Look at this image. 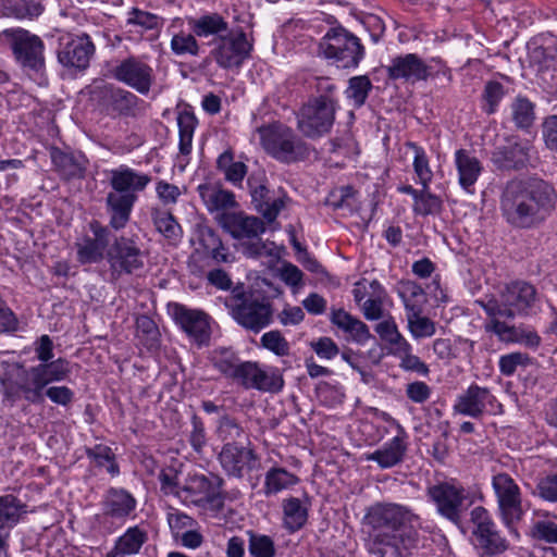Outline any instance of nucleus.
<instances>
[{
  "label": "nucleus",
  "instance_id": "nucleus-51",
  "mask_svg": "<svg viewBox=\"0 0 557 557\" xmlns=\"http://www.w3.org/2000/svg\"><path fill=\"white\" fill-rule=\"evenodd\" d=\"M408 329L414 338L431 337L435 334V323L422 312L407 314Z\"/></svg>",
  "mask_w": 557,
  "mask_h": 557
},
{
  "label": "nucleus",
  "instance_id": "nucleus-38",
  "mask_svg": "<svg viewBox=\"0 0 557 557\" xmlns=\"http://www.w3.org/2000/svg\"><path fill=\"white\" fill-rule=\"evenodd\" d=\"M215 434L224 445L243 444L242 440L247 438L246 432L240 423L228 414L222 416L218 420Z\"/></svg>",
  "mask_w": 557,
  "mask_h": 557
},
{
  "label": "nucleus",
  "instance_id": "nucleus-35",
  "mask_svg": "<svg viewBox=\"0 0 557 557\" xmlns=\"http://www.w3.org/2000/svg\"><path fill=\"white\" fill-rule=\"evenodd\" d=\"M250 194L255 209L269 222L274 221L284 206L283 200L264 185L252 188Z\"/></svg>",
  "mask_w": 557,
  "mask_h": 557
},
{
  "label": "nucleus",
  "instance_id": "nucleus-31",
  "mask_svg": "<svg viewBox=\"0 0 557 557\" xmlns=\"http://www.w3.org/2000/svg\"><path fill=\"white\" fill-rule=\"evenodd\" d=\"M188 26L197 37L207 38L213 36L215 41L231 30L227 21L215 12L188 18Z\"/></svg>",
  "mask_w": 557,
  "mask_h": 557
},
{
  "label": "nucleus",
  "instance_id": "nucleus-50",
  "mask_svg": "<svg viewBox=\"0 0 557 557\" xmlns=\"http://www.w3.org/2000/svg\"><path fill=\"white\" fill-rule=\"evenodd\" d=\"M24 505L13 495H4L0 497V529H3L5 525L15 524L20 516Z\"/></svg>",
  "mask_w": 557,
  "mask_h": 557
},
{
  "label": "nucleus",
  "instance_id": "nucleus-22",
  "mask_svg": "<svg viewBox=\"0 0 557 557\" xmlns=\"http://www.w3.org/2000/svg\"><path fill=\"white\" fill-rule=\"evenodd\" d=\"M255 451L244 445H223L219 461L223 470L231 476L243 478L245 470L251 471L257 461Z\"/></svg>",
  "mask_w": 557,
  "mask_h": 557
},
{
  "label": "nucleus",
  "instance_id": "nucleus-45",
  "mask_svg": "<svg viewBox=\"0 0 557 557\" xmlns=\"http://www.w3.org/2000/svg\"><path fill=\"white\" fill-rule=\"evenodd\" d=\"M196 35L186 33L184 30L178 32L172 36L170 48L175 55H191L197 57L200 53V45L196 39Z\"/></svg>",
  "mask_w": 557,
  "mask_h": 557
},
{
  "label": "nucleus",
  "instance_id": "nucleus-4",
  "mask_svg": "<svg viewBox=\"0 0 557 557\" xmlns=\"http://www.w3.org/2000/svg\"><path fill=\"white\" fill-rule=\"evenodd\" d=\"M263 150L281 163L292 164L309 159L312 148L292 127L272 122L256 129Z\"/></svg>",
  "mask_w": 557,
  "mask_h": 557
},
{
  "label": "nucleus",
  "instance_id": "nucleus-19",
  "mask_svg": "<svg viewBox=\"0 0 557 557\" xmlns=\"http://www.w3.org/2000/svg\"><path fill=\"white\" fill-rule=\"evenodd\" d=\"M251 45L247 40L244 32L232 34L230 30L223 37L215 41V47L211 54L219 66L230 69L239 66L249 55Z\"/></svg>",
  "mask_w": 557,
  "mask_h": 557
},
{
  "label": "nucleus",
  "instance_id": "nucleus-48",
  "mask_svg": "<svg viewBox=\"0 0 557 557\" xmlns=\"http://www.w3.org/2000/svg\"><path fill=\"white\" fill-rule=\"evenodd\" d=\"M506 94L507 89L502 83L497 81L486 82L482 92L483 111L488 115L494 114Z\"/></svg>",
  "mask_w": 557,
  "mask_h": 557
},
{
  "label": "nucleus",
  "instance_id": "nucleus-18",
  "mask_svg": "<svg viewBox=\"0 0 557 557\" xmlns=\"http://www.w3.org/2000/svg\"><path fill=\"white\" fill-rule=\"evenodd\" d=\"M233 381L245 389L268 393H278L284 386L283 376L277 370L265 371L253 361H242Z\"/></svg>",
  "mask_w": 557,
  "mask_h": 557
},
{
  "label": "nucleus",
  "instance_id": "nucleus-60",
  "mask_svg": "<svg viewBox=\"0 0 557 557\" xmlns=\"http://www.w3.org/2000/svg\"><path fill=\"white\" fill-rule=\"evenodd\" d=\"M203 236H205L203 237L205 245L207 247H210V246L212 247L211 257L216 262H228L230 255L227 252V249L222 244L218 234L213 230L208 228Z\"/></svg>",
  "mask_w": 557,
  "mask_h": 557
},
{
  "label": "nucleus",
  "instance_id": "nucleus-44",
  "mask_svg": "<svg viewBox=\"0 0 557 557\" xmlns=\"http://www.w3.org/2000/svg\"><path fill=\"white\" fill-rule=\"evenodd\" d=\"M406 146L410 148L414 153L413 170L418 177V182L422 185V187L428 188L433 180V172L430 168L429 158L425 150L412 141H408Z\"/></svg>",
  "mask_w": 557,
  "mask_h": 557
},
{
  "label": "nucleus",
  "instance_id": "nucleus-41",
  "mask_svg": "<svg viewBox=\"0 0 557 557\" xmlns=\"http://www.w3.org/2000/svg\"><path fill=\"white\" fill-rule=\"evenodd\" d=\"M197 119L191 111L184 110L178 113L177 116V125L180 133V143L178 148L180 152L184 156H187L191 151V143L194 137V132L197 126Z\"/></svg>",
  "mask_w": 557,
  "mask_h": 557
},
{
  "label": "nucleus",
  "instance_id": "nucleus-13",
  "mask_svg": "<svg viewBox=\"0 0 557 557\" xmlns=\"http://www.w3.org/2000/svg\"><path fill=\"white\" fill-rule=\"evenodd\" d=\"M13 52L16 62L24 69L38 72L45 65L44 41L24 28H10L1 33Z\"/></svg>",
  "mask_w": 557,
  "mask_h": 557
},
{
  "label": "nucleus",
  "instance_id": "nucleus-53",
  "mask_svg": "<svg viewBox=\"0 0 557 557\" xmlns=\"http://www.w3.org/2000/svg\"><path fill=\"white\" fill-rule=\"evenodd\" d=\"M153 224L165 238L176 239L180 236L181 226L169 212H156Z\"/></svg>",
  "mask_w": 557,
  "mask_h": 557
},
{
  "label": "nucleus",
  "instance_id": "nucleus-24",
  "mask_svg": "<svg viewBox=\"0 0 557 557\" xmlns=\"http://www.w3.org/2000/svg\"><path fill=\"white\" fill-rule=\"evenodd\" d=\"M101 506L104 517L125 522L135 512L137 500L125 488L110 487L103 495Z\"/></svg>",
  "mask_w": 557,
  "mask_h": 557
},
{
  "label": "nucleus",
  "instance_id": "nucleus-62",
  "mask_svg": "<svg viewBox=\"0 0 557 557\" xmlns=\"http://www.w3.org/2000/svg\"><path fill=\"white\" fill-rule=\"evenodd\" d=\"M166 520L175 535H178L183 530L191 529L196 523L190 516L174 508H171L168 512Z\"/></svg>",
  "mask_w": 557,
  "mask_h": 557
},
{
  "label": "nucleus",
  "instance_id": "nucleus-27",
  "mask_svg": "<svg viewBox=\"0 0 557 557\" xmlns=\"http://www.w3.org/2000/svg\"><path fill=\"white\" fill-rule=\"evenodd\" d=\"M536 298V290L533 285L527 282H513L508 284L500 294L505 307L513 310L516 314H527Z\"/></svg>",
  "mask_w": 557,
  "mask_h": 557
},
{
  "label": "nucleus",
  "instance_id": "nucleus-2",
  "mask_svg": "<svg viewBox=\"0 0 557 557\" xmlns=\"http://www.w3.org/2000/svg\"><path fill=\"white\" fill-rule=\"evenodd\" d=\"M557 194L553 185L539 177L511 180L500 196V211L515 228H533L542 224L555 207Z\"/></svg>",
  "mask_w": 557,
  "mask_h": 557
},
{
  "label": "nucleus",
  "instance_id": "nucleus-52",
  "mask_svg": "<svg viewBox=\"0 0 557 557\" xmlns=\"http://www.w3.org/2000/svg\"><path fill=\"white\" fill-rule=\"evenodd\" d=\"M249 554L252 557H274L275 546L273 540L264 534L249 532Z\"/></svg>",
  "mask_w": 557,
  "mask_h": 557
},
{
  "label": "nucleus",
  "instance_id": "nucleus-61",
  "mask_svg": "<svg viewBox=\"0 0 557 557\" xmlns=\"http://www.w3.org/2000/svg\"><path fill=\"white\" fill-rule=\"evenodd\" d=\"M534 494L546 502L557 503V474L540 479Z\"/></svg>",
  "mask_w": 557,
  "mask_h": 557
},
{
  "label": "nucleus",
  "instance_id": "nucleus-54",
  "mask_svg": "<svg viewBox=\"0 0 557 557\" xmlns=\"http://www.w3.org/2000/svg\"><path fill=\"white\" fill-rule=\"evenodd\" d=\"M262 347L272 351L276 356L284 357L289 355V343L281 334L280 331H270L264 333L260 338Z\"/></svg>",
  "mask_w": 557,
  "mask_h": 557
},
{
  "label": "nucleus",
  "instance_id": "nucleus-43",
  "mask_svg": "<svg viewBox=\"0 0 557 557\" xmlns=\"http://www.w3.org/2000/svg\"><path fill=\"white\" fill-rule=\"evenodd\" d=\"M212 363L223 375L233 380L242 361L235 351L218 348L212 352Z\"/></svg>",
  "mask_w": 557,
  "mask_h": 557
},
{
  "label": "nucleus",
  "instance_id": "nucleus-29",
  "mask_svg": "<svg viewBox=\"0 0 557 557\" xmlns=\"http://www.w3.org/2000/svg\"><path fill=\"white\" fill-rule=\"evenodd\" d=\"M197 189L208 211L218 213L216 219L238 206L234 193L219 184H200Z\"/></svg>",
  "mask_w": 557,
  "mask_h": 557
},
{
  "label": "nucleus",
  "instance_id": "nucleus-14",
  "mask_svg": "<svg viewBox=\"0 0 557 557\" xmlns=\"http://www.w3.org/2000/svg\"><path fill=\"white\" fill-rule=\"evenodd\" d=\"M223 481L218 476L208 478L205 474H195L186 479L185 484L177 492V498L184 504L199 507L221 509L223 497L221 485Z\"/></svg>",
  "mask_w": 557,
  "mask_h": 557
},
{
  "label": "nucleus",
  "instance_id": "nucleus-20",
  "mask_svg": "<svg viewBox=\"0 0 557 557\" xmlns=\"http://www.w3.org/2000/svg\"><path fill=\"white\" fill-rule=\"evenodd\" d=\"M95 52V46L87 35L61 39L58 60L65 67L85 70Z\"/></svg>",
  "mask_w": 557,
  "mask_h": 557
},
{
  "label": "nucleus",
  "instance_id": "nucleus-30",
  "mask_svg": "<svg viewBox=\"0 0 557 557\" xmlns=\"http://www.w3.org/2000/svg\"><path fill=\"white\" fill-rule=\"evenodd\" d=\"M330 321L359 345L366 344L372 337L368 325L343 308H331Z\"/></svg>",
  "mask_w": 557,
  "mask_h": 557
},
{
  "label": "nucleus",
  "instance_id": "nucleus-28",
  "mask_svg": "<svg viewBox=\"0 0 557 557\" xmlns=\"http://www.w3.org/2000/svg\"><path fill=\"white\" fill-rule=\"evenodd\" d=\"M397 430L398 434L385 443L382 448L369 454L367 460L377 462L383 469L401 462L407 450V433L400 424H397Z\"/></svg>",
  "mask_w": 557,
  "mask_h": 557
},
{
  "label": "nucleus",
  "instance_id": "nucleus-25",
  "mask_svg": "<svg viewBox=\"0 0 557 557\" xmlns=\"http://www.w3.org/2000/svg\"><path fill=\"white\" fill-rule=\"evenodd\" d=\"M387 75L391 79H404L409 83L428 79L430 67L414 53L396 57L387 66Z\"/></svg>",
  "mask_w": 557,
  "mask_h": 557
},
{
  "label": "nucleus",
  "instance_id": "nucleus-55",
  "mask_svg": "<svg viewBox=\"0 0 557 557\" xmlns=\"http://www.w3.org/2000/svg\"><path fill=\"white\" fill-rule=\"evenodd\" d=\"M443 201L442 199L430 193L429 187H423V196L418 202V206H413V212L418 215H435L438 214L442 210Z\"/></svg>",
  "mask_w": 557,
  "mask_h": 557
},
{
  "label": "nucleus",
  "instance_id": "nucleus-32",
  "mask_svg": "<svg viewBox=\"0 0 557 557\" xmlns=\"http://www.w3.org/2000/svg\"><path fill=\"white\" fill-rule=\"evenodd\" d=\"M455 165L460 186L467 193H473L472 187L483 170L480 160L468 150L459 149L455 152Z\"/></svg>",
  "mask_w": 557,
  "mask_h": 557
},
{
  "label": "nucleus",
  "instance_id": "nucleus-21",
  "mask_svg": "<svg viewBox=\"0 0 557 557\" xmlns=\"http://www.w3.org/2000/svg\"><path fill=\"white\" fill-rule=\"evenodd\" d=\"M171 314L176 324L198 343H203L209 338V321L203 311L174 304L171 307Z\"/></svg>",
  "mask_w": 557,
  "mask_h": 557
},
{
  "label": "nucleus",
  "instance_id": "nucleus-6",
  "mask_svg": "<svg viewBox=\"0 0 557 557\" xmlns=\"http://www.w3.org/2000/svg\"><path fill=\"white\" fill-rule=\"evenodd\" d=\"M224 304L239 325L255 333L267 327L272 321L271 304L265 298L248 296L243 285L235 286Z\"/></svg>",
  "mask_w": 557,
  "mask_h": 557
},
{
  "label": "nucleus",
  "instance_id": "nucleus-9",
  "mask_svg": "<svg viewBox=\"0 0 557 557\" xmlns=\"http://www.w3.org/2000/svg\"><path fill=\"white\" fill-rule=\"evenodd\" d=\"M426 495L435 505L440 516L459 525L463 513L473 504L470 492L456 481H445L431 485Z\"/></svg>",
  "mask_w": 557,
  "mask_h": 557
},
{
  "label": "nucleus",
  "instance_id": "nucleus-10",
  "mask_svg": "<svg viewBox=\"0 0 557 557\" xmlns=\"http://www.w3.org/2000/svg\"><path fill=\"white\" fill-rule=\"evenodd\" d=\"M471 540L480 557H494L509 548V542L498 529L491 513L483 506L471 510Z\"/></svg>",
  "mask_w": 557,
  "mask_h": 557
},
{
  "label": "nucleus",
  "instance_id": "nucleus-17",
  "mask_svg": "<svg viewBox=\"0 0 557 557\" xmlns=\"http://www.w3.org/2000/svg\"><path fill=\"white\" fill-rule=\"evenodd\" d=\"M110 75L140 95H148L154 84V70L139 57L131 55L110 69Z\"/></svg>",
  "mask_w": 557,
  "mask_h": 557
},
{
  "label": "nucleus",
  "instance_id": "nucleus-47",
  "mask_svg": "<svg viewBox=\"0 0 557 557\" xmlns=\"http://www.w3.org/2000/svg\"><path fill=\"white\" fill-rule=\"evenodd\" d=\"M147 540V534L138 527L129 528L116 542L115 550L123 555H132L139 552Z\"/></svg>",
  "mask_w": 557,
  "mask_h": 557
},
{
  "label": "nucleus",
  "instance_id": "nucleus-1",
  "mask_svg": "<svg viewBox=\"0 0 557 557\" xmlns=\"http://www.w3.org/2000/svg\"><path fill=\"white\" fill-rule=\"evenodd\" d=\"M370 528L366 548L370 557H409L418 546L421 519L407 506L376 504L364 516Z\"/></svg>",
  "mask_w": 557,
  "mask_h": 557
},
{
  "label": "nucleus",
  "instance_id": "nucleus-56",
  "mask_svg": "<svg viewBox=\"0 0 557 557\" xmlns=\"http://www.w3.org/2000/svg\"><path fill=\"white\" fill-rule=\"evenodd\" d=\"M521 330L520 325H509L498 319H493L486 324V331L492 332L498 336L503 342L517 343Z\"/></svg>",
  "mask_w": 557,
  "mask_h": 557
},
{
  "label": "nucleus",
  "instance_id": "nucleus-33",
  "mask_svg": "<svg viewBox=\"0 0 557 557\" xmlns=\"http://www.w3.org/2000/svg\"><path fill=\"white\" fill-rule=\"evenodd\" d=\"M298 483L299 478L295 473L274 465L264 473L262 493L265 497H272Z\"/></svg>",
  "mask_w": 557,
  "mask_h": 557
},
{
  "label": "nucleus",
  "instance_id": "nucleus-57",
  "mask_svg": "<svg viewBox=\"0 0 557 557\" xmlns=\"http://www.w3.org/2000/svg\"><path fill=\"white\" fill-rule=\"evenodd\" d=\"M530 361L531 358L527 354L520 351L507 354L499 358V371L503 375L510 376L519 366L525 367Z\"/></svg>",
  "mask_w": 557,
  "mask_h": 557
},
{
  "label": "nucleus",
  "instance_id": "nucleus-49",
  "mask_svg": "<svg viewBox=\"0 0 557 557\" xmlns=\"http://www.w3.org/2000/svg\"><path fill=\"white\" fill-rule=\"evenodd\" d=\"M372 87V83L368 76H354L348 81L346 96L349 100H352L356 108H360L364 104Z\"/></svg>",
  "mask_w": 557,
  "mask_h": 557
},
{
  "label": "nucleus",
  "instance_id": "nucleus-16",
  "mask_svg": "<svg viewBox=\"0 0 557 557\" xmlns=\"http://www.w3.org/2000/svg\"><path fill=\"white\" fill-rule=\"evenodd\" d=\"M533 149L530 140L509 136L494 148L491 161L502 172L521 171L531 163Z\"/></svg>",
  "mask_w": 557,
  "mask_h": 557
},
{
  "label": "nucleus",
  "instance_id": "nucleus-40",
  "mask_svg": "<svg viewBox=\"0 0 557 557\" xmlns=\"http://www.w3.org/2000/svg\"><path fill=\"white\" fill-rule=\"evenodd\" d=\"M3 8L16 18H35L45 10L42 0H3Z\"/></svg>",
  "mask_w": 557,
  "mask_h": 557
},
{
  "label": "nucleus",
  "instance_id": "nucleus-37",
  "mask_svg": "<svg viewBox=\"0 0 557 557\" xmlns=\"http://www.w3.org/2000/svg\"><path fill=\"white\" fill-rule=\"evenodd\" d=\"M397 293L401 298L406 315L414 312H423V307L426 304V295L423 288L413 281H400L397 284Z\"/></svg>",
  "mask_w": 557,
  "mask_h": 557
},
{
  "label": "nucleus",
  "instance_id": "nucleus-58",
  "mask_svg": "<svg viewBox=\"0 0 557 557\" xmlns=\"http://www.w3.org/2000/svg\"><path fill=\"white\" fill-rule=\"evenodd\" d=\"M74 392L65 385H48L44 393V400L48 398L51 403L69 407L74 401Z\"/></svg>",
  "mask_w": 557,
  "mask_h": 557
},
{
  "label": "nucleus",
  "instance_id": "nucleus-3",
  "mask_svg": "<svg viewBox=\"0 0 557 557\" xmlns=\"http://www.w3.org/2000/svg\"><path fill=\"white\" fill-rule=\"evenodd\" d=\"M151 176L121 165L111 170L109 184L112 188L106 197V209L109 214V225L119 231L126 226L138 194L150 184Z\"/></svg>",
  "mask_w": 557,
  "mask_h": 557
},
{
  "label": "nucleus",
  "instance_id": "nucleus-42",
  "mask_svg": "<svg viewBox=\"0 0 557 557\" xmlns=\"http://www.w3.org/2000/svg\"><path fill=\"white\" fill-rule=\"evenodd\" d=\"M52 162L59 173L66 180L81 178L84 176L85 166L73 154L55 150L52 152Z\"/></svg>",
  "mask_w": 557,
  "mask_h": 557
},
{
  "label": "nucleus",
  "instance_id": "nucleus-34",
  "mask_svg": "<svg viewBox=\"0 0 557 557\" xmlns=\"http://www.w3.org/2000/svg\"><path fill=\"white\" fill-rule=\"evenodd\" d=\"M106 99L109 108L120 115L135 116L140 99L129 90L115 87H106Z\"/></svg>",
  "mask_w": 557,
  "mask_h": 557
},
{
  "label": "nucleus",
  "instance_id": "nucleus-11",
  "mask_svg": "<svg viewBox=\"0 0 557 557\" xmlns=\"http://www.w3.org/2000/svg\"><path fill=\"white\" fill-rule=\"evenodd\" d=\"M112 281L125 275H138L145 268V253L137 243L128 237L115 238L107 251Z\"/></svg>",
  "mask_w": 557,
  "mask_h": 557
},
{
  "label": "nucleus",
  "instance_id": "nucleus-63",
  "mask_svg": "<svg viewBox=\"0 0 557 557\" xmlns=\"http://www.w3.org/2000/svg\"><path fill=\"white\" fill-rule=\"evenodd\" d=\"M315 90L318 96L313 97L311 100H327L332 101L334 108H337V98H336V84L332 82L329 77H319L317 78Z\"/></svg>",
  "mask_w": 557,
  "mask_h": 557
},
{
  "label": "nucleus",
  "instance_id": "nucleus-39",
  "mask_svg": "<svg viewBox=\"0 0 557 557\" xmlns=\"http://www.w3.org/2000/svg\"><path fill=\"white\" fill-rule=\"evenodd\" d=\"M535 106L524 96H518L510 104L511 119L519 129L530 128L535 121Z\"/></svg>",
  "mask_w": 557,
  "mask_h": 557
},
{
  "label": "nucleus",
  "instance_id": "nucleus-5",
  "mask_svg": "<svg viewBox=\"0 0 557 557\" xmlns=\"http://www.w3.org/2000/svg\"><path fill=\"white\" fill-rule=\"evenodd\" d=\"M218 222L233 238L240 240V251L247 258L273 255L274 243H265L260 237L265 232L260 218L244 212L222 213Z\"/></svg>",
  "mask_w": 557,
  "mask_h": 557
},
{
  "label": "nucleus",
  "instance_id": "nucleus-59",
  "mask_svg": "<svg viewBox=\"0 0 557 557\" xmlns=\"http://www.w3.org/2000/svg\"><path fill=\"white\" fill-rule=\"evenodd\" d=\"M188 442L198 454L201 453L207 445L205 424L197 414L191 417V430L188 435Z\"/></svg>",
  "mask_w": 557,
  "mask_h": 557
},
{
  "label": "nucleus",
  "instance_id": "nucleus-15",
  "mask_svg": "<svg viewBox=\"0 0 557 557\" xmlns=\"http://www.w3.org/2000/svg\"><path fill=\"white\" fill-rule=\"evenodd\" d=\"M336 110L330 100L310 99L297 113V128L308 138H319L331 131Z\"/></svg>",
  "mask_w": 557,
  "mask_h": 557
},
{
  "label": "nucleus",
  "instance_id": "nucleus-46",
  "mask_svg": "<svg viewBox=\"0 0 557 557\" xmlns=\"http://www.w3.org/2000/svg\"><path fill=\"white\" fill-rule=\"evenodd\" d=\"M40 374L47 380V385L53 382H61L67 379L71 373L70 363L66 359L58 358L36 366Z\"/></svg>",
  "mask_w": 557,
  "mask_h": 557
},
{
  "label": "nucleus",
  "instance_id": "nucleus-36",
  "mask_svg": "<svg viewBox=\"0 0 557 557\" xmlns=\"http://www.w3.org/2000/svg\"><path fill=\"white\" fill-rule=\"evenodd\" d=\"M284 528L289 532L300 530L308 520L309 504L297 497H288L282 503Z\"/></svg>",
  "mask_w": 557,
  "mask_h": 557
},
{
  "label": "nucleus",
  "instance_id": "nucleus-64",
  "mask_svg": "<svg viewBox=\"0 0 557 557\" xmlns=\"http://www.w3.org/2000/svg\"><path fill=\"white\" fill-rule=\"evenodd\" d=\"M310 347L321 359L331 360L336 357L339 352L337 344L327 336L318 338V341L311 342Z\"/></svg>",
  "mask_w": 557,
  "mask_h": 557
},
{
  "label": "nucleus",
  "instance_id": "nucleus-7",
  "mask_svg": "<svg viewBox=\"0 0 557 557\" xmlns=\"http://www.w3.org/2000/svg\"><path fill=\"white\" fill-rule=\"evenodd\" d=\"M16 374L5 372L0 375V384L3 397L11 405L20 400L27 404H44V393L46 392L47 380L42 377L36 366L27 369L18 366Z\"/></svg>",
  "mask_w": 557,
  "mask_h": 557
},
{
  "label": "nucleus",
  "instance_id": "nucleus-8",
  "mask_svg": "<svg viewBox=\"0 0 557 557\" xmlns=\"http://www.w3.org/2000/svg\"><path fill=\"white\" fill-rule=\"evenodd\" d=\"M319 53L337 67H357L364 55L360 39L343 27L331 28L319 44Z\"/></svg>",
  "mask_w": 557,
  "mask_h": 557
},
{
  "label": "nucleus",
  "instance_id": "nucleus-12",
  "mask_svg": "<svg viewBox=\"0 0 557 557\" xmlns=\"http://www.w3.org/2000/svg\"><path fill=\"white\" fill-rule=\"evenodd\" d=\"M492 487L502 521L510 531H515L513 524L520 521L524 515L519 485L508 473L497 472L492 476Z\"/></svg>",
  "mask_w": 557,
  "mask_h": 557
},
{
  "label": "nucleus",
  "instance_id": "nucleus-26",
  "mask_svg": "<svg viewBox=\"0 0 557 557\" xmlns=\"http://www.w3.org/2000/svg\"><path fill=\"white\" fill-rule=\"evenodd\" d=\"M493 400L494 396L488 388L472 384L458 396L454 409L460 414L478 419L485 412L486 405Z\"/></svg>",
  "mask_w": 557,
  "mask_h": 557
},
{
  "label": "nucleus",
  "instance_id": "nucleus-23",
  "mask_svg": "<svg viewBox=\"0 0 557 557\" xmlns=\"http://www.w3.org/2000/svg\"><path fill=\"white\" fill-rule=\"evenodd\" d=\"M94 237L85 236L75 244L77 261L82 264L97 263L102 260L109 245V230L99 222L90 223Z\"/></svg>",
  "mask_w": 557,
  "mask_h": 557
}]
</instances>
